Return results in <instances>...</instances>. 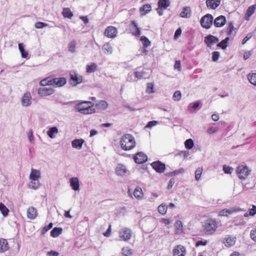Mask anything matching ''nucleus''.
<instances>
[{"mask_svg":"<svg viewBox=\"0 0 256 256\" xmlns=\"http://www.w3.org/2000/svg\"><path fill=\"white\" fill-rule=\"evenodd\" d=\"M120 144L122 150L128 151L136 147V142L132 134H127L122 137Z\"/></svg>","mask_w":256,"mask_h":256,"instance_id":"nucleus-1","label":"nucleus"},{"mask_svg":"<svg viewBox=\"0 0 256 256\" xmlns=\"http://www.w3.org/2000/svg\"><path fill=\"white\" fill-rule=\"evenodd\" d=\"M66 82V80L64 78L48 77L40 82V85L42 86H52L55 87H61L64 86Z\"/></svg>","mask_w":256,"mask_h":256,"instance_id":"nucleus-2","label":"nucleus"},{"mask_svg":"<svg viewBox=\"0 0 256 256\" xmlns=\"http://www.w3.org/2000/svg\"><path fill=\"white\" fill-rule=\"evenodd\" d=\"M94 104L89 101H84L76 106V110L81 114H92L96 112L94 108Z\"/></svg>","mask_w":256,"mask_h":256,"instance_id":"nucleus-3","label":"nucleus"},{"mask_svg":"<svg viewBox=\"0 0 256 256\" xmlns=\"http://www.w3.org/2000/svg\"><path fill=\"white\" fill-rule=\"evenodd\" d=\"M203 228L208 234H214L218 228L216 220L208 219L206 220L203 224Z\"/></svg>","mask_w":256,"mask_h":256,"instance_id":"nucleus-4","label":"nucleus"},{"mask_svg":"<svg viewBox=\"0 0 256 256\" xmlns=\"http://www.w3.org/2000/svg\"><path fill=\"white\" fill-rule=\"evenodd\" d=\"M213 20V16L212 14H206L201 18L200 24L204 28H210L212 24Z\"/></svg>","mask_w":256,"mask_h":256,"instance_id":"nucleus-5","label":"nucleus"},{"mask_svg":"<svg viewBox=\"0 0 256 256\" xmlns=\"http://www.w3.org/2000/svg\"><path fill=\"white\" fill-rule=\"evenodd\" d=\"M236 172L240 179L244 180L249 174L250 170L246 166H240L237 167Z\"/></svg>","mask_w":256,"mask_h":256,"instance_id":"nucleus-6","label":"nucleus"},{"mask_svg":"<svg viewBox=\"0 0 256 256\" xmlns=\"http://www.w3.org/2000/svg\"><path fill=\"white\" fill-rule=\"evenodd\" d=\"M118 30L116 28L113 26H108L104 32L105 36L110 38H113L116 36Z\"/></svg>","mask_w":256,"mask_h":256,"instance_id":"nucleus-7","label":"nucleus"},{"mask_svg":"<svg viewBox=\"0 0 256 256\" xmlns=\"http://www.w3.org/2000/svg\"><path fill=\"white\" fill-rule=\"evenodd\" d=\"M54 92V90L52 88L43 87L40 88L38 90V94L42 97L46 96L52 94Z\"/></svg>","mask_w":256,"mask_h":256,"instance_id":"nucleus-8","label":"nucleus"},{"mask_svg":"<svg viewBox=\"0 0 256 256\" xmlns=\"http://www.w3.org/2000/svg\"><path fill=\"white\" fill-rule=\"evenodd\" d=\"M218 38L212 34H209L204 38V42L208 47L210 48L212 44L218 42Z\"/></svg>","mask_w":256,"mask_h":256,"instance_id":"nucleus-9","label":"nucleus"},{"mask_svg":"<svg viewBox=\"0 0 256 256\" xmlns=\"http://www.w3.org/2000/svg\"><path fill=\"white\" fill-rule=\"evenodd\" d=\"M70 80L74 85L80 84L82 82V77L77 74L74 71H71L70 72Z\"/></svg>","mask_w":256,"mask_h":256,"instance_id":"nucleus-10","label":"nucleus"},{"mask_svg":"<svg viewBox=\"0 0 256 256\" xmlns=\"http://www.w3.org/2000/svg\"><path fill=\"white\" fill-rule=\"evenodd\" d=\"M134 159L136 163L140 164L145 162L148 160V157L143 152H139L134 156Z\"/></svg>","mask_w":256,"mask_h":256,"instance_id":"nucleus-11","label":"nucleus"},{"mask_svg":"<svg viewBox=\"0 0 256 256\" xmlns=\"http://www.w3.org/2000/svg\"><path fill=\"white\" fill-rule=\"evenodd\" d=\"M151 166L156 172L160 173L164 172L166 168L165 164L160 161L154 162Z\"/></svg>","mask_w":256,"mask_h":256,"instance_id":"nucleus-12","label":"nucleus"},{"mask_svg":"<svg viewBox=\"0 0 256 256\" xmlns=\"http://www.w3.org/2000/svg\"><path fill=\"white\" fill-rule=\"evenodd\" d=\"M120 236L124 240L126 241L130 240L132 236V232L130 229L124 228L120 232Z\"/></svg>","mask_w":256,"mask_h":256,"instance_id":"nucleus-13","label":"nucleus"},{"mask_svg":"<svg viewBox=\"0 0 256 256\" xmlns=\"http://www.w3.org/2000/svg\"><path fill=\"white\" fill-rule=\"evenodd\" d=\"M221 0H206V7L209 10H215L220 4Z\"/></svg>","mask_w":256,"mask_h":256,"instance_id":"nucleus-14","label":"nucleus"},{"mask_svg":"<svg viewBox=\"0 0 256 256\" xmlns=\"http://www.w3.org/2000/svg\"><path fill=\"white\" fill-rule=\"evenodd\" d=\"M186 252L185 248L181 245L176 246L173 250L174 256H184Z\"/></svg>","mask_w":256,"mask_h":256,"instance_id":"nucleus-15","label":"nucleus"},{"mask_svg":"<svg viewBox=\"0 0 256 256\" xmlns=\"http://www.w3.org/2000/svg\"><path fill=\"white\" fill-rule=\"evenodd\" d=\"M240 209L238 208H232L230 210L226 208L220 210L218 212V215L220 216H228V215L240 212Z\"/></svg>","mask_w":256,"mask_h":256,"instance_id":"nucleus-16","label":"nucleus"},{"mask_svg":"<svg viewBox=\"0 0 256 256\" xmlns=\"http://www.w3.org/2000/svg\"><path fill=\"white\" fill-rule=\"evenodd\" d=\"M226 22V17L224 16H220L215 18L214 20V24L216 28L223 26Z\"/></svg>","mask_w":256,"mask_h":256,"instance_id":"nucleus-17","label":"nucleus"},{"mask_svg":"<svg viewBox=\"0 0 256 256\" xmlns=\"http://www.w3.org/2000/svg\"><path fill=\"white\" fill-rule=\"evenodd\" d=\"M32 96L29 92H26L22 99V104L24 106H29L31 104Z\"/></svg>","mask_w":256,"mask_h":256,"instance_id":"nucleus-18","label":"nucleus"},{"mask_svg":"<svg viewBox=\"0 0 256 256\" xmlns=\"http://www.w3.org/2000/svg\"><path fill=\"white\" fill-rule=\"evenodd\" d=\"M27 217L28 219L34 220L36 218L38 215L37 210L33 206H30L28 208L26 212Z\"/></svg>","mask_w":256,"mask_h":256,"instance_id":"nucleus-19","label":"nucleus"},{"mask_svg":"<svg viewBox=\"0 0 256 256\" xmlns=\"http://www.w3.org/2000/svg\"><path fill=\"white\" fill-rule=\"evenodd\" d=\"M130 31L132 35L136 36H138L140 34V30L134 21L132 22Z\"/></svg>","mask_w":256,"mask_h":256,"instance_id":"nucleus-20","label":"nucleus"},{"mask_svg":"<svg viewBox=\"0 0 256 256\" xmlns=\"http://www.w3.org/2000/svg\"><path fill=\"white\" fill-rule=\"evenodd\" d=\"M9 249L8 244L6 239L0 238V252H4Z\"/></svg>","mask_w":256,"mask_h":256,"instance_id":"nucleus-21","label":"nucleus"},{"mask_svg":"<svg viewBox=\"0 0 256 256\" xmlns=\"http://www.w3.org/2000/svg\"><path fill=\"white\" fill-rule=\"evenodd\" d=\"M70 185L74 190H78L80 188L79 180L76 177H73L70 179Z\"/></svg>","mask_w":256,"mask_h":256,"instance_id":"nucleus-22","label":"nucleus"},{"mask_svg":"<svg viewBox=\"0 0 256 256\" xmlns=\"http://www.w3.org/2000/svg\"><path fill=\"white\" fill-rule=\"evenodd\" d=\"M40 176V174L39 170L33 168L32 169L30 175V178L32 180V183H33L34 182L36 181Z\"/></svg>","mask_w":256,"mask_h":256,"instance_id":"nucleus-23","label":"nucleus"},{"mask_svg":"<svg viewBox=\"0 0 256 256\" xmlns=\"http://www.w3.org/2000/svg\"><path fill=\"white\" fill-rule=\"evenodd\" d=\"M84 142V140L82 138L76 139L72 141V145L74 148L80 149Z\"/></svg>","mask_w":256,"mask_h":256,"instance_id":"nucleus-24","label":"nucleus"},{"mask_svg":"<svg viewBox=\"0 0 256 256\" xmlns=\"http://www.w3.org/2000/svg\"><path fill=\"white\" fill-rule=\"evenodd\" d=\"M180 16L183 18H189L191 16V9L190 7L186 6L183 8L180 14Z\"/></svg>","mask_w":256,"mask_h":256,"instance_id":"nucleus-25","label":"nucleus"},{"mask_svg":"<svg viewBox=\"0 0 256 256\" xmlns=\"http://www.w3.org/2000/svg\"><path fill=\"white\" fill-rule=\"evenodd\" d=\"M152 10V6L150 4H146L141 6L140 8V12L142 15H146L150 12Z\"/></svg>","mask_w":256,"mask_h":256,"instance_id":"nucleus-26","label":"nucleus"},{"mask_svg":"<svg viewBox=\"0 0 256 256\" xmlns=\"http://www.w3.org/2000/svg\"><path fill=\"white\" fill-rule=\"evenodd\" d=\"M134 196L138 199H141L144 197L142 190L140 186H136L134 192Z\"/></svg>","mask_w":256,"mask_h":256,"instance_id":"nucleus-27","label":"nucleus"},{"mask_svg":"<svg viewBox=\"0 0 256 256\" xmlns=\"http://www.w3.org/2000/svg\"><path fill=\"white\" fill-rule=\"evenodd\" d=\"M236 237L228 236L225 238L224 244L226 246L230 247L234 245L236 242Z\"/></svg>","mask_w":256,"mask_h":256,"instance_id":"nucleus-28","label":"nucleus"},{"mask_svg":"<svg viewBox=\"0 0 256 256\" xmlns=\"http://www.w3.org/2000/svg\"><path fill=\"white\" fill-rule=\"evenodd\" d=\"M229 37L226 38L224 40H222L220 42L217 44V46L223 50H225L228 45Z\"/></svg>","mask_w":256,"mask_h":256,"instance_id":"nucleus-29","label":"nucleus"},{"mask_svg":"<svg viewBox=\"0 0 256 256\" xmlns=\"http://www.w3.org/2000/svg\"><path fill=\"white\" fill-rule=\"evenodd\" d=\"M62 14L64 18H68L70 19L72 18L73 16V14L71 12L70 8H65L63 9Z\"/></svg>","mask_w":256,"mask_h":256,"instance_id":"nucleus-30","label":"nucleus"},{"mask_svg":"<svg viewBox=\"0 0 256 256\" xmlns=\"http://www.w3.org/2000/svg\"><path fill=\"white\" fill-rule=\"evenodd\" d=\"M256 10V6L252 5L250 6L248 9L247 10L246 13V20H249L250 17L253 14L254 12Z\"/></svg>","mask_w":256,"mask_h":256,"instance_id":"nucleus-31","label":"nucleus"},{"mask_svg":"<svg viewBox=\"0 0 256 256\" xmlns=\"http://www.w3.org/2000/svg\"><path fill=\"white\" fill-rule=\"evenodd\" d=\"M235 30L234 24L232 22H230L226 30V32L228 36V37L230 36L232 34V32Z\"/></svg>","mask_w":256,"mask_h":256,"instance_id":"nucleus-32","label":"nucleus"},{"mask_svg":"<svg viewBox=\"0 0 256 256\" xmlns=\"http://www.w3.org/2000/svg\"><path fill=\"white\" fill-rule=\"evenodd\" d=\"M170 5L169 0H159L158 2V8L166 9Z\"/></svg>","mask_w":256,"mask_h":256,"instance_id":"nucleus-33","label":"nucleus"},{"mask_svg":"<svg viewBox=\"0 0 256 256\" xmlns=\"http://www.w3.org/2000/svg\"><path fill=\"white\" fill-rule=\"evenodd\" d=\"M62 232V228H54L50 232V236L53 238L58 236Z\"/></svg>","mask_w":256,"mask_h":256,"instance_id":"nucleus-34","label":"nucleus"},{"mask_svg":"<svg viewBox=\"0 0 256 256\" xmlns=\"http://www.w3.org/2000/svg\"><path fill=\"white\" fill-rule=\"evenodd\" d=\"M256 214V206L252 205V208H249L248 211L244 214V217L254 216Z\"/></svg>","mask_w":256,"mask_h":256,"instance_id":"nucleus-35","label":"nucleus"},{"mask_svg":"<svg viewBox=\"0 0 256 256\" xmlns=\"http://www.w3.org/2000/svg\"><path fill=\"white\" fill-rule=\"evenodd\" d=\"M18 48L21 53L22 56L23 58H26L28 56V52L25 50L23 44L20 43L18 44Z\"/></svg>","mask_w":256,"mask_h":256,"instance_id":"nucleus-36","label":"nucleus"},{"mask_svg":"<svg viewBox=\"0 0 256 256\" xmlns=\"http://www.w3.org/2000/svg\"><path fill=\"white\" fill-rule=\"evenodd\" d=\"M96 106L100 109L105 110L108 108V104L104 100H100L96 104Z\"/></svg>","mask_w":256,"mask_h":256,"instance_id":"nucleus-37","label":"nucleus"},{"mask_svg":"<svg viewBox=\"0 0 256 256\" xmlns=\"http://www.w3.org/2000/svg\"><path fill=\"white\" fill-rule=\"evenodd\" d=\"M102 49L104 52L106 54L112 53V46L108 43H106L104 44Z\"/></svg>","mask_w":256,"mask_h":256,"instance_id":"nucleus-38","label":"nucleus"},{"mask_svg":"<svg viewBox=\"0 0 256 256\" xmlns=\"http://www.w3.org/2000/svg\"><path fill=\"white\" fill-rule=\"evenodd\" d=\"M0 211L4 216L8 215L9 210L2 202H0Z\"/></svg>","mask_w":256,"mask_h":256,"instance_id":"nucleus-39","label":"nucleus"},{"mask_svg":"<svg viewBox=\"0 0 256 256\" xmlns=\"http://www.w3.org/2000/svg\"><path fill=\"white\" fill-rule=\"evenodd\" d=\"M58 132V130L56 127L51 128L48 132V136L52 138H54V134Z\"/></svg>","mask_w":256,"mask_h":256,"instance_id":"nucleus-40","label":"nucleus"},{"mask_svg":"<svg viewBox=\"0 0 256 256\" xmlns=\"http://www.w3.org/2000/svg\"><path fill=\"white\" fill-rule=\"evenodd\" d=\"M97 66L94 63L88 65L86 66V72L92 73L94 72L96 70Z\"/></svg>","mask_w":256,"mask_h":256,"instance_id":"nucleus-41","label":"nucleus"},{"mask_svg":"<svg viewBox=\"0 0 256 256\" xmlns=\"http://www.w3.org/2000/svg\"><path fill=\"white\" fill-rule=\"evenodd\" d=\"M248 78L252 84L256 86V73L250 74L248 76Z\"/></svg>","mask_w":256,"mask_h":256,"instance_id":"nucleus-42","label":"nucleus"},{"mask_svg":"<svg viewBox=\"0 0 256 256\" xmlns=\"http://www.w3.org/2000/svg\"><path fill=\"white\" fill-rule=\"evenodd\" d=\"M122 254L124 256H130L132 254V251L128 246L124 247L122 249Z\"/></svg>","mask_w":256,"mask_h":256,"instance_id":"nucleus-43","label":"nucleus"},{"mask_svg":"<svg viewBox=\"0 0 256 256\" xmlns=\"http://www.w3.org/2000/svg\"><path fill=\"white\" fill-rule=\"evenodd\" d=\"M167 206L165 204H160L158 208V212L162 214H164L167 211Z\"/></svg>","mask_w":256,"mask_h":256,"instance_id":"nucleus-44","label":"nucleus"},{"mask_svg":"<svg viewBox=\"0 0 256 256\" xmlns=\"http://www.w3.org/2000/svg\"><path fill=\"white\" fill-rule=\"evenodd\" d=\"M184 146L186 149L190 150L194 146L192 140L191 138L186 140L184 142Z\"/></svg>","mask_w":256,"mask_h":256,"instance_id":"nucleus-45","label":"nucleus"},{"mask_svg":"<svg viewBox=\"0 0 256 256\" xmlns=\"http://www.w3.org/2000/svg\"><path fill=\"white\" fill-rule=\"evenodd\" d=\"M175 228L178 232H182L183 226L182 222L180 220H178L175 224Z\"/></svg>","mask_w":256,"mask_h":256,"instance_id":"nucleus-46","label":"nucleus"},{"mask_svg":"<svg viewBox=\"0 0 256 256\" xmlns=\"http://www.w3.org/2000/svg\"><path fill=\"white\" fill-rule=\"evenodd\" d=\"M116 172L118 175H122L126 173V169L122 166H118L116 168Z\"/></svg>","mask_w":256,"mask_h":256,"instance_id":"nucleus-47","label":"nucleus"},{"mask_svg":"<svg viewBox=\"0 0 256 256\" xmlns=\"http://www.w3.org/2000/svg\"><path fill=\"white\" fill-rule=\"evenodd\" d=\"M202 172V168H198L196 170L195 178L197 181L200 179Z\"/></svg>","mask_w":256,"mask_h":256,"instance_id":"nucleus-48","label":"nucleus"},{"mask_svg":"<svg viewBox=\"0 0 256 256\" xmlns=\"http://www.w3.org/2000/svg\"><path fill=\"white\" fill-rule=\"evenodd\" d=\"M140 40L143 43V45L144 47H148L150 45V42L148 39L144 36H142L140 38Z\"/></svg>","mask_w":256,"mask_h":256,"instance_id":"nucleus-49","label":"nucleus"},{"mask_svg":"<svg viewBox=\"0 0 256 256\" xmlns=\"http://www.w3.org/2000/svg\"><path fill=\"white\" fill-rule=\"evenodd\" d=\"M182 98L181 92L179 90H177L174 92L173 95V100L174 101H179Z\"/></svg>","mask_w":256,"mask_h":256,"instance_id":"nucleus-50","label":"nucleus"},{"mask_svg":"<svg viewBox=\"0 0 256 256\" xmlns=\"http://www.w3.org/2000/svg\"><path fill=\"white\" fill-rule=\"evenodd\" d=\"M154 85L152 83V82L148 83L147 84L146 92L149 94L154 92Z\"/></svg>","mask_w":256,"mask_h":256,"instance_id":"nucleus-51","label":"nucleus"},{"mask_svg":"<svg viewBox=\"0 0 256 256\" xmlns=\"http://www.w3.org/2000/svg\"><path fill=\"white\" fill-rule=\"evenodd\" d=\"M223 170L226 174H231L234 170V168L228 166L224 165L223 166Z\"/></svg>","mask_w":256,"mask_h":256,"instance_id":"nucleus-52","label":"nucleus"},{"mask_svg":"<svg viewBox=\"0 0 256 256\" xmlns=\"http://www.w3.org/2000/svg\"><path fill=\"white\" fill-rule=\"evenodd\" d=\"M69 50L74 52L76 50V43L74 41L72 42L69 44Z\"/></svg>","mask_w":256,"mask_h":256,"instance_id":"nucleus-53","label":"nucleus"},{"mask_svg":"<svg viewBox=\"0 0 256 256\" xmlns=\"http://www.w3.org/2000/svg\"><path fill=\"white\" fill-rule=\"evenodd\" d=\"M40 184L39 182L37 180L36 181L32 183V180H31L30 184V187L33 189H37L40 186Z\"/></svg>","mask_w":256,"mask_h":256,"instance_id":"nucleus-54","label":"nucleus"},{"mask_svg":"<svg viewBox=\"0 0 256 256\" xmlns=\"http://www.w3.org/2000/svg\"><path fill=\"white\" fill-rule=\"evenodd\" d=\"M144 72H136L134 76L138 79H141L144 76Z\"/></svg>","mask_w":256,"mask_h":256,"instance_id":"nucleus-55","label":"nucleus"},{"mask_svg":"<svg viewBox=\"0 0 256 256\" xmlns=\"http://www.w3.org/2000/svg\"><path fill=\"white\" fill-rule=\"evenodd\" d=\"M250 235L251 238L256 242V228L251 230Z\"/></svg>","mask_w":256,"mask_h":256,"instance_id":"nucleus-56","label":"nucleus"},{"mask_svg":"<svg viewBox=\"0 0 256 256\" xmlns=\"http://www.w3.org/2000/svg\"><path fill=\"white\" fill-rule=\"evenodd\" d=\"M208 244L206 240H201L198 241L196 244V246L198 247L200 246H206Z\"/></svg>","mask_w":256,"mask_h":256,"instance_id":"nucleus-57","label":"nucleus"},{"mask_svg":"<svg viewBox=\"0 0 256 256\" xmlns=\"http://www.w3.org/2000/svg\"><path fill=\"white\" fill-rule=\"evenodd\" d=\"M212 59L214 62H216L219 58L220 54L218 52H214L212 54Z\"/></svg>","mask_w":256,"mask_h":256,"instance_id":"nucleus-58","label":"nucleus"},{"mask_svg":"<svg viewBox=\"0 0 256 256\" xmlns=\"http://www.w3.org/2000/svg\"><path fill=\"white\" fill-rule=\"evenodd\" d=\"M46 26V24L42 22H38L35 24V27L37 28H42Z\"/></svg>","mask_w":256,"mask_h":256,"instance_id":"nucleus-59","label":"nucleus"},{"mask_svg":"<svg viewBox=\"0 0 256 256\" xmlns=\"http://www.w3.org/2000/svg\"><path fill=\"white\" fill-rule=\"evenodd\" d=\"M158 123V122L157 121H156V120H152V121L149 122L147 124L146 126V128H152L153 126H156V124H157Z\"/></svg>","mask_w":256,"mask_h":256,"instance_id":"nucleus-60","label":"nucleus"},{"mask_svg":"<svg viewBox=\"0 0 256 256\" xmlns=\"http://www.w3.org/2000/svg\"><path fill=\"white\" fill-rule=\"evenodd\" d=\"M218 130V128L217 127H210V128H208V133L209 134H212L214 132H216V131H217V130Z\"/></svg>","mask_w":256,"mask_h":256,"instance_id":"nucleus-61","label":"nucleus"},{"mask_svg":"<svg viewBox=\"0 0 256 256\" xmlns=\"http://www.w3.org/2000/svg\"><path fill=\"white\" fill-rule=\"evenodd\" d=\"M174 68L175 69H177L178 70H181V64L180 60H176L174 65Z\"/></svg>","mask_w":256,"mask_h":256,"instance_id":"nucleus-62","label":"nucleus"},{"mask_svg":"<svg viewBox=\"0 0 256 256\" xmlns=\"http://www.w3.org/2000/svg\"><path fill=\"white\" fill-rule=\"evenodd\" d=\"M52 226H53L52 223L50 222L48 224V226H44V228H43L42 231L44 232H46L47 231H48V230H50V229H51L52 228Z\"/></svg>","mask_w":256,"mask_h":256,"instance_id":"nucleus-63","label":"nucleus"},{"mask_svg":"<svg viewBox=\"0 0 256 256\" xmlns=\"http://www.w3.org/2000/svg\"><path fill=\"white\" fill-rule=\"evenodd\" d=\"M252 36V34L250 33L248 34L243 39L242 41V44H244L246 42L250 39Z\"/></svg>","mask_w":256,"mask_h":256,"instance_id":"nucleus-64","label":"nucleus"}]
</instances>
